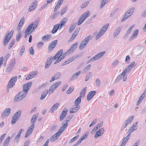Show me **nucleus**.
Instances as JSON below:
<instances>
[{"label": "nucleus", "mask_w": 146, "mask_h": 146, "mask_svg": "<svg viewBox=\"0 0 146 146\" xmlns=\"http://www.w3.org/2000/svg\"><path fill=\"white\" fill-rule=\"evenodd\" d=\"M76 23H74V24L73 25H72L70 26L69 30V32L70 33H71L74 29L76 27Z\"/></svg>", "instance_id": "49530a36"}, {"label": "nucleus", "mask_w": 146, "mask_h": 146, "mask_svg": "<svg viewBox=\"0 0 146 146\" xmlns=\"http://www.w3.org/2000/svg\"><path fill=\"white\" fill-rule=\"evenodd\" d=\"M89 3V2L88 1L84 2L83 4L81 5V8L83 9L85 7L88 5Z\"/></svg>", "instance_id": "13d9d810"}, {"label": "nucleus", "mask_w": 146, "mask_h": 146, "mask_svg": "<svg viewBox=\"0 0 146 146\" xmlns=\"http://www.w3.org/2000/svg\"><path fill=\"white\" fill-rule=\"evenodd\" d=\"M37 117V116L36 115H34L32 117L31 120V123H33L34 124L36 121V119Z\"/></svg>", "instance_id": "09e8293b"}, {"label": "nucleus", "mask_w": 146, "mask_h": 146, "mask_svg": "<svg viewBox=\"0 0 146 146\" xmlns=\"http://www.w3.org/2000/svg\"><path fill=\"white\" fill-rule=\"evenodd\" d=\"M32 84V82H30L24 84L23 86V90L15 97L13 99L14 101L17 102L23 99L26 96L28 91L31 88Z\"/></svg>", "instance_id": "f257e3e1"}, {"label": "nucleus", "mask_w": 146, "mask_h": 146, "mask_svg": "<svg viewBox=\"0 0 146 146\" xmlns=\"http://www.w3.org/2000/svg\"><path fill=\"white\" fill-rule=\"evenodd\" d=\"M44 45L43 42H40L38 43L37 44V46L39 48H42Z\"/></svg>", "instance_id": "774afa93"}, {"label": "nucleus", "mask_w": 146, "mask_h": 146, "mask_svg": "<svg viewBox=\"0 0 146 146\" xmlns=\"http://www.w3.org/2000/svg\"><path fill=\"white\" fill-rule=\"evenodd\" d=\"M102 1L101 3L100 8L101 9L103 7L104 5L108 3L110 0H102Z\"/></svg>", "instance_id": "79ce46f5"}, {"label": "nucleus", "mask_w": 146, "mask_h": 146, "mask_svg": "<svg viewBox=\"0 0 146 146\" xmlns=\"http://www.w3.org/2000/svg\"><path fill=\"white\" fill-rule=\"evenodd\" d=\"M39 22V20L37 19L29 25L25 30L24 37L26 38L27 36L31 34L36 28Z\"/></svg>", "instance_id": "f03ea898"}, {"label": "nucleus", "mask_w": 146, "mask_h": 146, "mask_svg": "<svg viewBox=\"0 0 146 146\" xmlns=\"http://www.w3.org/2000/svg\"><path fill=\"white\" fill-rule=\"evenodd\" d=\"M135 26V25L133 24L132 26H131L126 31V33L124 36V38H126L127 37V35H129L131 32L132 29Z\"/></svg>", "instance_id": "c756f323"}, {"label": "nucleus", "mask_w": 146, "mask_h": 146, "mask_svg": "<svg viewBox=\"0 0 146 146\" xmlns=\"http://www.w3.org/2000/svg\"><path fill=\"white\" fill-rule=\"evenodd\" d=\"M29 53L30 54L32 55H33L34 54V50L33 49V48L31 47L29 48Z\"/></svg>", "instance_id": "338daca9"}, {"label": "nucleus", "mask_w": 146, "mask_h": 146, "mask_svg": "<svg viewBox=\"0 0 146 146\" xmlns=\"http://www.w3.org/2000/svg\"><path fill=\"white\" fill-rule=\"evenodd\" d=\"M67 19L66 17L64 18L60 21V24H59L60 26V29L64 25L65 23L67 22Z\"/></svg>", "instance_id": "c9c22d12"}, {"label": "nucleus", "mask_w": 146, "mask_h": 146, "mask_svg": "<svg viewBox=\"0 0 146 146\" xmlns=\"http://www.w3.org/2000/svg\"><path fill=\"white\" fill-rule=\"evenodd\" d=\"M17 80V76L12 77L9 81L8 84V87L9 88H12L15 84Z\"/></svg>", "instance_id": "ddd939ff"}, {"label": "nucleus", "mask_w": 146, "mask_h": 146, "mask_svg": "<svg viewBox=\"0 0 146 146\" xmlns=\"http://www.w3.org/2000/svg\"><path fill=\"white\" fill-rule=\"evenodd\" d=\"M21 37V33L20 32H19L17 34L16 36V40L17 41H18Z\"/></svg>", "instance_id": "3c124183"}, {"label": "nucleus", "mask_w": 146, "mask_h": 146, "mask_svg": "<svg viewBox=\"0 0 146 146\" xmlns=\"http://www.w3.org/2000/svg\"><path fill=\"white\" fill-rule=\"evenodd\" d=\"M134 116H132L128 118L124 122V124L123 126V128L124 129L125 128L127 125L131 123L133 120V119Z\"/></svg>", "instance_id": "2eb2a0df"}, {"label": "nucleus", "mask_w": 146, "mask_h": 146, "mask_svg": "<svg viewBox=\"0 0 146 146\" xmlns=\"http://www.w3.org/2000/svg\"><path fill=\"white\" fill-rule=\"evenodd\" d=\"M35 125L34 124H33L31 126H30L28 130L30 132H32L33 129L34 128Z\"/></svg>", "instance_id": "bf43d9fd"}, {"label": "nucleus", "mask_w": 146, "mask_h": 146, "mask_svg": "<svg viewBox=\"0 0 146 146\" xmlns=\"http://www.w3.org/2000/svg\"><path fill=\"white\" fill-rule=\"evenodd\" d=\"M15 41V40L13 39L11 42L10 43L8 46V49H10L11 47L13 46V45L14 44Z\"/></svg>", "instance_id": "6e6d98bb"}, {"label": "nucleus", "mask_w": 146, "mask_h": 146, "mask_svg": "<svg viewBox=\"0 0 146 146\" xmlns=\"http://www.w3.org/2000/svg\"><path fill=\"white\" fill-rule=\"evenodd\" d=\"M37 3V1L36 0L33 2L31 4V5L29 7V11L31 12L32 11H33V10H34L36 7Z\"/></svg>", "instance_id": "aec40b11"}, {"label": "nucleus", "mask_w": 146, "mask_h": 146, "mask_svg": "<svg viewBox=\"0 0 146 146\" xmlns=\"http://www.w3.org/2000/svg\"><path fill=\"white\" fill-rule=\"evenodd\" d=\"M91 66V65L89 64L84 69V71L85 72H86L89 70Z\"/></svg>", "instance_id": "0e129e2a"}, {"label": "nucleus", "mask_w": 146, "mask_h": 146, "mask_svg": "<svg viewBox=\"0 0 146 146\" xmlns=\"http://www.w3.org/2000/svg\"><path fill=\"white\" fill-rule=\"evenodd\" d=\"M78 137V135H77L72 139L70 141V143H72L76 140Z\"/></svg>", "instance_id": "e2e57ef3"}, {"label": "nucleus", "mask_w": 146, "mask_h": 146, "mask_svg": "<svg viewBox=\"0 0 146 146\" xmlns=\"http://www.w3.org/2000/svg\"><path fill=\"white\" fill-rule=\"evenodd\" d=\"M91 39V38L90 35H89L85 38L81 42L79 46V48L80 49L82 50L84 49Z\"/></svg>", "instance_id": "0eeeda50"}, {"label": "nucleus", "mask_w": 146, "mask_h": 146, "mask_svg": "<svg viewBox=\"0 0 146 146\" xmlns=\"http://www.w3.org/2000/svg\"><path fill=\"white\" fill-rule=\"evenodd\" d=\"M135 8H131L129 9L124 15L123 17L121 20L122 22L124 21L130 16L134 11Z\"/></svg>", "instance_id": "1a4fd4ad"}, {"label": "nucleus", "mask_w": 146, "mask_h": 146, "mask_svg": "<svg viewBox=\"0 0 146 146\" xmlns=\"http://www.w3.org/2000/svg\"><path fill=\"white\" fill-rule=\"evenodd\" d=\"M52 59L53 60V58H52L51 57L48 58L47 59L45 66V68H47L49 67L52 62Z\"/></svg>", "instance_id": "393cba45"}, {"label": "nucleus", "mask_w": 146, "mask_h": 146, "mask_svg": "<svg viewBox=\"0 0 146 146\" xmlns=\"http://www.w3.org/2000/svg\"><path fill=\"white\" fill-rule=\"evenodd\" d=\"M67 112V108H65L64 110L62 111L61 113L59 120L60 121H61L65 117Z\"/></svg>", "instance_id": "f3484780"}, {"label": "nucleus", "mask_w": 146, "mask_h": 146, "mask_svg": "<svg viewBox=\"0 0 146 146\" xmlns=\"http://www.w3.org/2000/svg\"><path fill=\"white\" fill-rule=\"evenodd\" d=\"M23 129H20L19 132L18 133L17 135L15 137L14 141H15L17 143L19 141V140L20 138V137L21 135V134L22 132V131Z\"/></svg>", "instance_id": "2f4dec72"}, {"label": "nucleus", "mask_w": 146, "mask_h": 146, "mask_svg": "<svg viewBox=\"0 0 146 146\" xmlns=\"http://www.w3.org/2000/svg\"><path fill=\"white\" fill-rule=\"evenodd\" d=\"M60 28V26L59 24H57L54 26V28L52 29V32L53 34L55 33L57 31L58 29Z\"/></svg>", "instance_id": "e433bc0d"}, {"label": "nucleus", "mask_w": 146, "mask_h": 146, "mask_svg": "<svg viewBox=\"0 0 146 146\" xmlns=\"http://www.w3.org/2000/svg\"><path fill=\"white\" fill-rule=\"evenodd\" d=\"M62 124V125L60 127L59 130L55 134L52 135L50 138V140L52 142L54 141L58 138L68 125L67 121H63Z\"/></svg>", "instance_id": "7ed1b4c3"}, {"label": "nucleus", "mask_w": 146, "mask_h": 146, "mask_svg": "<svg viewBox=\"0 0 146 146\" xmlns=\"http://www.w3.org/2000/svg\"><path fill=\"white\" fill-rule=\"evenodd\" d=\"M21 111L19 110L16 112L13 115L17 117L19 119L21 115Z\"/></svg>", "instance_id": "a19ab883"}, {"label": "nucleus", "mask_w": 146, "mask_h": 146, "mask_svg": "<svg viewBox=\"0 0 146 146\" xmlns=\"http://www.w3.org/2000/svg\"><path fill=\"white\" fill-rule=\"evenodd\" d=\"M23 129H20L19 132L18 133L17 135L15 137L14 141H15L17 143L19 141V140L20 138V137L21 135V134L22 132V131Z\"/></svg>", "instance_id": "7c9ffc66"}, {"label": "nucleus", "mask_w": 146, "mask_h": 146, "mask_svg": "<svg viewBox=\"0 0 146 146\" xmlns=\"http://www.w3.org/2000/svg\"><path fill=\"white\" fill-rule=\"evenodd\" d=\"M10 137H8L4 142L2 146H7L8 145L9 143Z\"/></svg>", "instance_id": "37998d69"}, {"label": "nucleus", "mask_w": 146, "mask_h": 146, "mask_svg": "<svg viewBox=\"0 0 146 146\" xmlns=\"http://www.w3.org/2000/svg\"><path fill=\"white\" fill-rule=\"evenodd\" d=\"M38 74V72L36 71H34L31 72L29 74L31 78H33L36 75Z\"/></svg>", "instance_id": "c03bdc74"}, {"label": "nucleus", "mask_w": 146, "mask_h": 146, "mask_svg": "<svg viewBox=\"0 0 146 146\" xmlns=\"http://www.w3.org/2000/svg\"><path fill=\"white\" fill-rule=\"evenodd\" d=\"M57 41L56 40H54L48 46V51H51L53 50L54 48L56 46L57 44Z\"/></svg>", "instance_id": "dca6fc26"}, {"label": "nucleus", "mask_w": 146, "mask_h": 146, "mask_svg": "<svg viewBox=\"0 0 146 146\" xmlns=\"http://www.w3.org/2000/svg\"><path fill=\"white\" fill-rule=\"evenodd\" d=\"M61 81H59L53 84L50 87L49 90V94H51L54 92L55 89L61 84Z\"/></svg>", "instance_id": "f8f14e48"}, {"label": "nucleus", "mask_w": 146, "mask_h": 146, "mask_svg": "<svg viewBox=\"0 0 146 146\" xmlns=\"http://www.w3.org/2000/svg\"><path fill=\"white\" fill-rule=\"evenodd\" d=\"M90 12L89 11H87L84 13L79 18L77 25H80L90 15Z\"/></svg>", "instance_id": "423d86ee"}, {"label": "nucleus", "mask_w": 146, "mask_h": 146, "mask_svg": "<svg viewBox=\"0 0 146 146\" xmlns=\"http://www.w3.org/2000/svg\"><path fill=\"white\" fill-rule=\"evenodd\" d=\"M126 70H124L118 76L115 81V83H116L120 81V80L123 79V82L125 81L127 79V76L125 75Z\"/></svg>", "instance_id": "9d476101"}, {"label": "nucleus", "mask_w": 146, "mask_h": 146, "mask_svg": "<svg viewBox=\"0 0 146 146\" xmlns=\"http://www.w3.org/2000/svg\"><path fill=\"white\" fill-rule=\"evenodd\" d=\"M130 136L128 135L122 141V143L123 144H125L129 139Z\"/></svg>", "instance_id": "de8ad7c7"}, {"label": "nucleus", "mask_w": 146, "mask_h": 146, "mask_svg": "<svg viewBox=\"0 0 146 146\" xmlns=\"http://www.w3.org/2000/svg\"><path fill=\"white\" fill-rule=\"evenodd\" d=\"M135 62H133L129 65H128L126 68L124 70H126V73L127 72H129L131 70L133 67H135Z\"/></svg>", "instance_id": "5701e85b"}, {"label": "nucleus", "mask_w": 146, "mask_h": 146, "mask_svg": "<svg viewBox=\"0 0 146 146\" xmlns=\"http://www.w3.org/2000/svg\"><path fill=\"white\" fill-rule=\"evenodd\" d=\"M60 75L61 73L60 72L56 73L53 75L55 77L56 80L59 78L60 77Z\"/></svg>", "instance_id": "4d7b16f0"}, {"label": "nucleus", "mask_w": 146, "mask_h": 146, "mask_svg": "<svg viewBox=\"0 0 146 146\" xmlns=\"http://www.w3.org/2000/svg\"><path fill=\"white\" fill-rule=\"evenodd\" d=\"M25 21V18L24 17H22L18 25V27L17 28V30H19V31H20V30L22 28L23 25Z\"/></svg>", "instance_id": "a878e982"}, {"label": "nucleus", "mask_w": 146, "mask_h": 146, "mask_svg": "<svg viewBox=\"0 0 146 146\" xmlns=\"http://www.w3.org/2000/svg\"><path fill=\"white\" fill-rule=\"evenodd\" d=\"M15 64V59H13L12 60L10 63L8 67L7 68V72H9L11 71L13 69Z\"/></svg>", "instance_id": "4468645a"}, {"label": "nucleus", "mask_w": 146, "mask_h": 146, "mask_svg": "<svg viewBox=\"0 0 146 146\" xmlns=\"http://www.w3.org/2000/svg\"><path fill=\"white\" fill-rule=\"evenodd\" d=\"M86 87H84L81 90L80 93V96L82 97L84 96L86 93Z\"/></svg>", "instance_id": "58836bf2"}, {"label": "nucleus", "mask_w": 146, "mask_h": 146, "mask_svg": "<svg viewBox=\"0 0 146 146\" xmlns=\"http://www.w3.org/2000/svg\"><path fill=\"white\" fill-rule=\"evenodd\" d=\"M122 26H120L116 30L113 34V36L114 37H115L118 35L121 30L122 28Z\"/></svg>", "instance_id": "72a5a7b5"}, {"label": "nucleus", "mask_w": 146, "mask_h": 146, "mask_svg": "<svg viewBox=\"0 0 146 146\" xmlns=\"http://www.w3.org/2000/svg\"><path fill=\"white\" fill-rule=\"evenodd\" d=\"M58 103L55 104L49 110V112L52 113L54 111L56 110L58 107Z\"/></svg>", "instance_id": "c85d7f7f"}, {"label": "nucleus", "mask_w": 146, "mask_h": 146, "mask_svg": "<svg viewBox=\"0 0 146 146\" xmlns=\"http://www.w3.org/2000/svg\"><path fill=\"white\" fill-rule=\"evenodd\" d=\"M25 47L24 46H23L21 48L20 51V55L21 56H22L25 50Z\"/></svg>", "instance_id": "680f3d73"}, {"label": "nucleus", "mask_w": 146, "mask_h": 146, "mask_svg": "<svg viewBox=\"0 0 146 146\" xmlns=\"http://www.w3.org/2000/svg\"><path fill=\"white\" fill-rule=\"evenodd\" d=\"M144 98L143 97V96H141L139 98L137 103V106H138L141 103V102L142 101L143 98Z\"/></svg>", "instance_id": "5fc2aeb1"}, {"label": "nucleus", "mask_w": 146, "mask_h": 146, "mask_svg": "<svg viewBox=\"0 0 146 146\" xmlns=\"http://www.w3.org/2000/svg\"><path fill=\"white\" fill-rule=\"evenodd\" d=\"M64 0H59L55 7V9H54V12H56L57 10L59 8L60 6V5L62 4L63 1Z\"/></svg>", "instance_id": "473e14b6"}, {"label": "nucleus", "mask_w": 146, "mask_h": 146, "mask_svg": "<svg viewBox=\"0 0 146 146\" xmlns=\"http://www.w3.org/2000/svg\"><path fill=\"white\" fill-rule=\"evenodd\" d=\"M13 32V30H12L4 38L3 42V44L4 46H5L8 44L10 39L12 36Z\"/></svg>", "instance_id": "9b49d317"}, {"label": "nucleus", "mask_w": 146, "mask_h": 146, "mask_svg": "<svg viewBox=\"0 0 146 146\" xmlns=\"http://www.w3.org/2000/svg\"><path fill=\"white\" fill-rule=\"evenodd\" d=\"M78 46V43L76 42L73 44L70 47L69 49L68 50L67 53L70 54V53L73 52L74 50L76 49Z\"/></svg>", "instance_id": "b1692460"}, {"label": "nucleus", "mask_w": 146, "mask_h": 146, "mask_svg": "<svg viewBox=\"0 0 146 146\" xmlns=\"http://www.w3.org/2000/svg\"><path fill=\"white\" fill-rule=\"evenodd\" d=\"M63 51V49H60L57 52L53 57V60H56L54 63V64H57L61 61V60L64 58L66 56V54L68 53H67V52L66 53H65L62 55Z\"/></svg>", "instance_id": "20e7f679"}, {"label": "nucleus", "mask_w": 146, "mask_h": 146, "mask_svg": "<svg viewBox=\"0 0 146 146\" xmlns=\"http://www.w3.org/2000/svg\"><path fill=\"white\" fill-rule=\"evenodd\" d=\"M139 33V31L138 29H136L135 30L133 33V35L130 36L129 38V40H133L135 37H136L138 34Z\"/></svg>", "instance_id": "f704fd0d"}, {"label": "nucleus", "mask_w": 146, "mask_h": 146, "mask_svg": "<svg viewBox=\"0 0 146 146\" xmlns=\"http://www.w3.org/2000/svg\"><path fill=\"white\" fill-rule=\"evenodd\" d=\"M135 130V128L131 126L128 130V132H129L128 135L130 136L131 133L133 132Z\"/></svg>", "instance_id": "8fccbe9b"}, {"label": "nucleus", "mask_w": 146, "mask_h": 146, "mask_svg": "<svg viewBox=\"0 0 146 146\" xmlns=\"http://www.w3.org/2000/svg\"><path fill=\"white\" fill-rule=\"evenodd\" d=\"M105 51L100 52L91 58L87 62V64L89 62L96 61L101 58L105 53Z\"/></svg>", "instance_id": "39448f33"}, {"label": "nucleus", "mask_w": 146, "mask_h": 146, "mask_svg": "<svg viewBox=\"0 0 146 146\" xmlns=\"http://www.w3.org/2000/svg\"><path fill=\"white\" fill-rule=\"evenodd\" d=\"M96 93L95 91H91L89 92L87 96L86 100L87 101L90 100L94 96Z\"/></svg>", "instance_id": "a211bd4d"}, {"label": "nucleus", "mask_w": 146, "mask_h": 146, "mask_svg": "<svg viewBox=\"0 0 146 146\" xmlns=\"http://www.w3.org/2000/svg\"><path fill=\"white\" fill-rule=\"evenodd\" d=\"M11 109L10 108H7L5 109L3 112L1 116L3 118L8 116L10 113Z\"/></svg>", "instance_id": "6ab92c4d"}, {"label": "nucleus", "mask_w": 146, "mask_h": 146, "mask_svg": "<svg viewBox=\"0 0 146 146\" xmlns=\"http://www.w3.org/2000/svg\"><path fill=\"white\" fill-rule=\"evenodd\" d=\"M81 72L80 71H79L74 74L71 77L70 79V80H74L75 79L77 78L80 74Z\"/></svg>", "instance_id": "cd10ccee"}, {"label": "nucleus", "mask_w": 146, "mask_h": 146, "mask_svg": "<svg viewBox=\"0 0 146 146\" xmlns=\"http://www.w3.org/2000/svg\"><path fill=\"white\" fill-rule=\"evenodd\" d=\"M81 96H79L77 98L75 101V104L78 105L80 104L81 101Z\"/></svg>", "instance_id": "a18cd8bd"}, {"label": "nucleus", "mask_w": 146, "mask_h": 146, "mask_svg": "<svg viewBox=\"0 0 146 146\" xmlns=\"http://www.w3.org/2000/svg\"><path fill=\"white\" fill-rule=\"evenodd\" d=\"M96 86H98L99 87L100 86V80L99 79H97L96 80Z\"/></svg>", "instance_id": "69168bd1"}, {"label": "nucleus", "mask_w": 146, "mask_h": 146, "mask_svg": "<svg viewBox=\"0 0 146 146\" xmlns=\"http://www.w3.org/2000/svg\"><path fill=\"white\" fill-rule=\"evenodd\" d=\"M92 75V73L91 72H89L88 74L86 76L85 80L86 81H88Z\"/></svg>", "instance_id": "864d4df0"}, {"label": "nucleus", "mask_w": 146, "mask_h": 146, "mask_svg": "<svg viewBox=\"0 0 146 146\" xmlns=\"http://www.w3.org/2000/svg\"><path fill=\"white\" fill-rule=\"evenodd\" d=\"M80 107V106L78 105L75 104L73 108H71L70 110V113L72 114L76 112L79 109Z\"/></svg>", "instance_id": "4be33fe9"}, {"label": "nucleus", "mask_w": 146, "mask_h": 146, "mask_svg": "<svg viewBox=\"0 0 146 146\" xmlns=\"http://www.w3.org/2000/svg\"><path fill=\"white\" fill-rule=\"evenodd\" d=\"M19 118L13 115L12 117L11 124L12 125L14 124L18 120Z\"/></svg>", "instance_id": "ea45409f"}, {"label": "nucleus", "mask_w": 146, "mask_h": 146, "mask_svg": "<svg viewBox=\"0 0 146 146\" xmlns=\"http://www.w3.org/2000/svg\"><path fill=\"white\" fill-rule=\"evenodd\" d=\"M108 24H106L103 26L100 30L96 37V39H99L106 32L108 27Z\"/></svg>", "instance_id": "6e6552de"}, {"label": "nucleus", "mask_w": 146, "mask_h": 146, "mask_svg": "<svg viewBox=\"0 0 146 146\" xmlns=\"http://www.w3.org/2000/svg\"><path fill=\"white\" fill-rule=\"evenodd\" d=\"M79 31V30L78 29H76L75 30L70 38V41H72L75 39L76 36L78 34Z\"/></svg>", "instance_id": "bb28decb"}, {"label": "nucleus", "mask_w": 146, "mask_h": 146, "mask_svg": "<svg viewBox=\"0 0 146 146\" xmlns=\"http://www.w3.org/2000/svg\"><path fill=\"white\" fill-rule=\"evenodd\" d=\"M104 131V128L100 129L99 130L96 132L95 135V137L97 138L98 137L101 136L103 134Z\"/></svg>", "instance_id": "412c9836"}, {"label": "nucleus", "mask_w": 146, "mask_h": 146, "mask_svg": "<svg viewBox=\"0 0 146 146\" xmlns=\"http://www.w3.org/2000/svg\"><path fill=\"white\" fill-rule=\"evenodd\" d=\"M50 36V35H44L42 37V39L45 40H48L49 39Z\"/></svg>", "instance_id": "052dcab7"}, {"label": "nucleus", "mask_w": 146, "mask_h": 146, "mask_svg": "<svg viewBox=\"0 0 146 146\" xmlns=\"http://www.w3.org/2000/svg\"><path fill=\"white\" fill-rule=\"evenodd\" d=\"M67 11V8L66 7H63L62 9L60 14L61 15H63Z\"/></svg>", "instance_id": "603ef678"}, {"label": "nucleus", "mask_w": 146, "mask_h": 146, "mask_svg": "<svg viewBox=\"0 0 146 146\" xmlns=\"http://www.w3.org/2000/svg\"><path fill=\"white\" fill-rule=\"evenodd\" d=\"M48 92L49 91L47 90H44L42 93L40 99L41 100H43L46 97Z\"/></svg>", "instance_id": "4c0bfd02"}]
</instances>
